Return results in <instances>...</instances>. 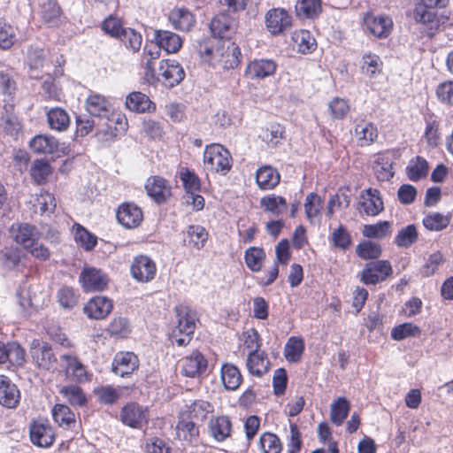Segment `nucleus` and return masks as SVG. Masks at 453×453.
I'll return each instance as SVG.
<instances>
[{
  "label": "nucleus",
  "mask_w": 453,
  "mask_h": 453,
  "mask_svg": "<svg viewBox=\"0 0 453 453\" xmlns=\"http://www.w3.org/2000/svg\"><path fill=\"white\" fill-rule=\"evenodd\" d=\"M210 29L214 36L229 41L235 33V21L227 14L219 13L211 19Z\"/></svg>",
  "instance_id": "17"
},
{
  "label": "nucleus",
  "mask_w": 453,
  "mask_h": 453,
  "mask_svg": "<svg viewBox=\"0 0 453 453\" xmlns=\"http://www.w3.org/2000/svg\"><path fill=\"white\" fill-rule=\"evenodd\" d=\"M350 204V196L347 193L331 196L326 208V215L332 218L335 211L346 209Z\"/></svg>",
  "instance_id": "62"
},
{
  "label": "nucleus",
  "mask_w": 453,
  "mask_h": 453,
  "mask_svg": "<svg viewBox=\"0 0 453 453\" xmlns=\"http://www.w3.org/2000/svg\"><path fill=\"white\" fill-rule=\"evenodd\" d=\"M451 216L444 215L439 212H432L423 219L424 226L430 231H441L450 223Z\"/></svg>",
  "instance_id": "45"
},
{
  "label": "nucleus",
  "mask_w": 453,
  "mask_h": 453,
  "mask_svg": "<svg viewBox=\"0 0 453 453\" xmlns=\"http://www.w3.org/2000/svg\"><path fill=\"white\" fill-rule=\"evenodd\" d=\"M138 366V358L133 352H119L116 354L112 362L114 373L120 377L131 374Z\"/></svg>",
  "instance_id": "20"
},
{
  "label": "nucleus",
  "mask_w": 453,
  "mask_h": 453,
  "mask_svg": "<svg viewBox=\"0 0 453 453\" xmlns=\"http://www.w3.org/2000/svg\"><path fill=\"white\" fill-rule=\"evenodd\" d=\"M280 180V173L271 165H264L257 170L256 181L257 186L263 190L274 188L279 184Z\"/></svg>",
  "instance_id": "27"
},
{
  "label": "nucleus",
  "mask_w": 453,
  "mask_h": 453,
  "mask_svg": "<svg viewBox=\"0 0 453 453\" xmlns=\"http://www.w3.org/2000/svg\"><path fill=\"white\" fill-rule=\"evenodd\" d=\"M429 165L422 157H416L409 161L406 174L411 181H418L427 175Z\"/></svg>",
  "instance_id": "38"
},
{
  "label": "nucleus",
  "mask_w": 453,
  "mask_h": 453,
  "mask_svg": "<svg viewBox=\"0 0 453 453\" xmlns=\"http://www.w3.org/2000/svg\"><path fill=\"white\" fill-rule=\"evenodd\" d=\"M414 18L417 22L426 25L429 30H434L438 27V19L434 9L417 5L414 12Z\"/></svg>",
  "instance_id": "51"
},
{
  "label": "nucleus",
  "mask_w": 453,
  "mask_h": 453,
  "mask_svg": "<svg viewBox=\"0 0 453 453\" xmlns=\"http://www.w3.org/2000/svg\"><path fill=\"white\" fill-rule=\"evenodd\" d=\"M221 380L227 390H235L240 387L242 377L235 365L225 364L221 367Z\"/></svg>",
  "instance_id": "33"
},
{
  "label": "nucleus",
  "mask_w": 453,
  "mask_h": 453,
  "mask_svg": "<svg viewBox=\"0 0 453 453\" xmlns=\"http://www.w3.org/2000/svg\"><path fill=\"white\" fill-rule=\"evenodd\" d=\"M356 252L364 260L376 259L381 254V247L372 241H363L357 245Z\"/></svg>",
  "instance_id": "55"
},
{
  "label": "nucleus",
  "mask_w": 453,
  "mask_h": 453,
  "mask_svg": "<svg viewBox=\"0 0 453 453\" xmlns=\"http://www.w3.org/2000/svg\"><path fill=\"white\" fill-rule=\"evenodd\" d=\"M208 239V232L206 229L200 225H191L188 226L184 242L188 243L189 247L196 250H201L204 247Z\"/></svg>",
  "instance_id": "30"
},
{
  "label": "nucleus",
  "mask_w": 453,
  "mask_h": 453,
  "mask_svg": "<svg viewBox=\"0 0 453 453\" xmlns=\"http://www.w3.org/2000/svg\"><path fill=\"white\" fill-rule=\"evenodd\" d=\"M118 221L126 228H134L142 221V210L134 203L121 204L116 213Z\"/></svg>",
  "instance_id": "15"
},
{
  "label": "nucleus",
  "mask_w": 453,
  "mask_h": 453,
  "mask_svg": "<svg viewBox=\"0 0 453 453\" xmlns=\"http://www.w3.org/2000/svg\"><path fill=\"white\" fill-rule=\"evenodd\" d=\"M421 333L418 326L412 323H403L395 326L391 331V337L395 341H402L407 337L418 336Z\"/></svg>",
  "instance_id": "61"
},
{
  "label": "nucleus",
  "mask_w": 453,
  "mask_h": 453,
  "mask_svg": "<svg viewBox=\"0 0 453 453\" xmlns=\"http://www.w3.org/2000/svg\"><path fill=\"white\" fill-rule=\"evenodd\" d=\"M60 394L66 398V400L74 406H81L86 403V397L78 386H66L63 387Z\"/></svg>",
  "instance_id": "63"
},
{
  "label": "nucleus",
  "mask_w": 453,
  "mask_h": 453,
  "mask_svg": "<svg viewBox=\"0 0 453 453\" xmlns=\"http://www.w3.org/2000/svg\"><path fill=\"white\" fill-rule=\"evenodd\" d=\"M392 233L391 224L388 221H380L373 225H365L362 234L367 238L383 239Z\"/></svg>",
  "instance_id": "50"
},
{
  "label": "nucleus",
  "mask_w": 453,
  "mask_h": 453,
  "mask_svg": "<svg viewBox=\"0 0 453 453\" xmlns=\"http://www.w3.org/2000/svg\"><path fill=\"white\" fill-rule=\"evenodd\" d=\"M180 365L182 375L195 378L206 372L208 362L202 353L196 350L183 357Z\"/></svg>",
  "instance_id": "13"
},
{
  "label": "nucleus",
  "mask_w": 453,
  "mask_h": 453,
  "mask_svg": "<svg viewBox=\"0 0 453 453\" xmlns=\"http://www.w3.org/2000/svg\"><path fill=\"white\" fill-rule=\"evenodd\" d=\"M292 40L297 50L303 54H308L316 49L317 43L314 37L308 30L295 31Z\"/></svg>",
  "instance_id": "37"
},
{
  "label": "nucleus",
  "mask_w": 453,
  "mask_h": 453,
  "mask_svg": "<svg viewBox=\"0 0 453 453\" xmlns=\"http://www.w3.org/2000/svg\"><path fill=\"white\" fill-rule=\"evenodd\" d=\"M418 238V233L415 225L411 224L401 228L396 234L394 242L399 248H410Z\"/></svg>",
  "instance_id": "41"
},
{
  "label": "nucleus",
  "mask_w": 453,
  "mask_h": 453,
  "mask_svg": "<svg viewBox=\"0 0 453 453\" xmlns=\"http://www.w3.org/2000/svg\"><path fill=\"white\" fill-rule=\"evenodd\" d=\"M31 150L38 154H52L57 151L58 142L56 138L39 134L30 141Z\"/></svg>",
  "instance_id": "32"
},
{
  "label": "nucleus",
  "mask_w": 453,
  "mask_h": 453,
  "mask_svg": "<svg viewBox=\"0 0 453 453\" xmlns=\"http://www.w3.org/2000/svg\"><path fill=\"white\" fill-rule=\"evenodd\" d=\"M178 324L173 328L171 335L173 343L184 347L189 343L196 329V316L188 307L180 306L176 308Z\"/></svg>",
  "instance_id": "1"
},
{
  "label": "nucleus",
  "mask_w": 453,
  "mask_h": 453,
  "mask_svg": "<svg viewBox=\"0 0 453 453\" xmlns=\"http://www.w3.org/2000/svg\"><path fill=\"white\" fill-rule=\"evenodd\" d=\"M156 43L167 53H176L182 46V39L177 34L167 30H157L154 35Z\"/></svg>",
  "instance_id": "24"
},
{
  "label": "nucleus",
  "mask_w": 453,
  "mask_h": 453,
  "mask_svg": "<svg viewBox=\"0 0 453 453\" xmlns=\"http://www.w3.org/2000/svg\"><path fill=\"white\" fill-rule=\"evenodd\" d=\"M147 194L157 203L166 201L171 196V188L165 179L159 176L150 177L145 184Z\"/></svg>",
  "instance_id": "21"
},
{
  "label": "nucleus",
  "mask_w": 453,
  "mask_h": 453,
  "mask_svg": "<svg viewBox=\"0 0 453 453\" xmlns=\"http://www.w3.org/2000/svg\"><path fill=\"white\" fill-rule=\"evenodd\" d=\"M259 448L263 453H280L282 445L277 435L265 433L259 438Z\"/></svg>",
  "instance_id": "58"
},
{
  "label": "nucleus",
  "mask_w": 453,
  "mask_h": 453,
  "mask_svg": "<svg viewBox=\"0 0 453 453\" xmlns=\"http://www.w3.org/2000/svg\"><path fill=\"white\" fill-rule=\"evenodd\" d=\"M296 12L300 18H313L320 12V0H297Z\"/></svg>",
  "instance_id": "53"
},
{
  "label": "nucleus",
  "mask_w": 453,
  "mask_h": 453,
  "mask_svg": "<svg viewBox=\"0 0 453 453\" xmlns=\"http://www.w3.org/2000/svg\"><path fill=\"white\" fill-rule=\"evenodd\" d=\"M392 273V267L387 260L368 263L362 272L361 280L365 284H376L386 280Z\"/></svg>",
  "instance_id": "9"
},
{
  "label": "nucleus",
  "mask_w": 453,
  "mask_h": 453,
  "mask_svg": "<svg viewBox=\"0 0 453 453\" xmlns=\"http://www.w3.org/2000/svg\"><path fill=\"white\" fill-rule=\"evenodd\" d=\"M31 441L41 448H48L52 445L55 433L48 420L37 419L30 425Z\"/></svg>",
  "instance_id": "8"
},
{
  "label": "nucleus",
  "mask_w": 453,
  "mask_h": 453,
  "mask_svg": "<svg viewBox=\"0 0 453 453\" xmlns=\"http://www.w3.org/2000/svg\"><path fill=\"white\" fill-rule=\"evenodd\" d=\"M9 234L12 241L24 250L31 247V244L40 240L42 235L35 226L26 222L13 223L9 229Z\"/></svg>",
  "instance_id": "4"
},
{
  "label": "nucleus",
  "mask_w": 453,
  "mask_h": 453,
  "mask_svg": "<svg viewBox=\"0 0 453 453\" xmlns=\"http://www.w3.org/2000/svg\"><path fill=\"white\" fill-rule=\"evenodd\" d=\"M131 274L134 279L140 282H148L156 275V265L147 256L136 257L131 265Z\"/></svg>",
  "instance_id": "14"
},
{
  "label": "nucleus",
  "mask_w": 453,
  "mask_h": 453,
  "mask_svg": "<svg viewBox=\"0 0 453 453\" xmlns=\"http://www.w3.org/2000/svg\"><path fill=\"white\" fill-rule=\"evenodd\" d=\"M176 435L180 441L188 443H196L199 435V430L193 421L181 419L176 426Z\"/></svg>",
  "instance_id": "40"
},
{
  "label": "nucleus",
  "mask_w": 453,
  "mask_h": 453,
  "mask_svg": "<svg viewBox=\"0 0 453 453\" xmlns=\"http://www.w3.org/2000/svg\"><path fill=\"white\" fill-rule=\"evenodd\" d=\"M221 42H215L212 40H205L199 43L198 46V53L203 61L207 62L209 65L215 66L216 60V51H218V47Z\"/></svg>",
  "instance_id": "54"
},
{
  "label": "nucleus",
  "mask_w": 453,
  "mask_h": 453,
  "mask_svg": "<svg viewBox=\"0 0 453 453\" xmlns=\"http://www.w3.org/2000/svg\"><path fill=\"white\" fill-rule=\"evenodd\" d=\"M47 119L51 129L63 132L65 131L70 124V117L65 110L56 107L47 112Z\"/></svg>",
  "instance_id": "36"
},
{
  "label": "nucleus",
  "mask_w": 453,
  "mask_h": 453,
  "mask_svg": "<svg viewBox=\"0 0 453 453\" xmlns=\"http://www.w3.org/2000/svg\"><path fill=\"white\" fill-rule=\"evenodd\" d=\"M169 19L176 29L181 31H188L196 22L194 15L184 8L173 10Z\"/></svg>",
  "instance_id": "31"
},
{
  "label": "nucleus",
  "mask_w": 453,
  "mask_h": 453,
  "mask_svg": "<svg viewBox=\"0 0 453 453\" xmlns=\"http://www.w3.org/2000/svg\"><path fill=\"white\" fill-rule=\"evenodd\" d=\"M54 421L61 427L70 428L75 423V416L71 409L64 404H56L52 409Z\"/></svg>",
  "instance_id": "43"
},
{
  "label": "nucleus",
  "mask_w": 453,
  "mask_h": 453,
  "mask_svg": "<svg viewBox=\"0 0 453 453\" xmlns=\"http://www.w3.org/2000/svg\"><path fill=\"white\" fill-rule=\"evenodd\" d=\"M261 207L273 215H280L287 211L288 203L284 197L271 194L260 200Z\"/></svg>",
  "instance_id": "39"
},
{
  "label": "nucleus",
  "mask_w": 453,
  "mask_h": 453,
  "mask_svg": "<svg viewBox=\"0 0 453 453\" xmlns=\"http://www.w3.org/2000/svg\"><path fill=\"white\" fill-rule=\"evenodd\" d=\"M179 177L182 182L183 188L188 193H196L200 190L201 181L198 175L187 167H181L179 171Z\"/></svg>",
  "instance_id": "49"
},
{
  "label": "nucleus",
  "mask_w": 453,
  "mask_h": 453,
  "mask_svg": "<svg viewBox=\"0 0 453 453\" xmlns=\"http://www.w3.org/2000/svg\"><path fill=\"white\" fill-rule=\"evenodd\" d=\"M184 78V69L177 61L166 59L160 62L157 79L165 88H173Z\"/></svg>",
  "instance_id": "5"
},
{
  "label": "nucleus",
  "mask_w": 453,
  "mask_h": 453,
  "mask_svg": "<svg viewBox=\"0 0 453 453\" xmlns=\"http://www.w3.org/2000/svg\"><path fill=\"white\" fill-rule=\"evenodd\" d=\"M265 253L263 249L257 247H250L245 251V263L252 272H259L262 268Z\"/></svg>",
  "instance_id": "52"
},
{
  "label": "nucleus",
  "mask_w": 453,
  "mask_h": 453,
  "mask_svg": "<svg viewBox=\"0 0 453 453\" xmlns=\"http://www.w3.org/2000/svg\"><path fill=\"white\" fill-rule=\"evenodd\" d=\"M127 107L135 112H150L155 110V104L148 96L141 92H132L127 96Z\"/></svg>",
  "instance_id": "28"
},
{
  "label": "nucleus",
  "mask_w": 453,
  "mask_h": 453,
  "mask_svg": "<svg viewBox=\"0 0 453 453\" xmlns=\"http://www.w3.org/2000/svg\"><path fill=\"white\" fill-rule=\"evenodd\" d=\"M98 401L104 404H114L121 396V390L111 386H102L95 389Z\"/></svg>",
  "instance_id": "56"
},
{
  "label": "nucleus",
  "mask_w": 453,
  "mask_h": 453,
  "mask_svg": "<svg viewBox=\"0 0 453 453\" xmlns=\"http://www.w3.org/2000/svg\"><path fill=\"white\" fill-rule=\"evenodd\" d=\"M332 244L338 249L347 250L352 243L351 236L348 230L340 225L337 228L334 229L330 235Z\"/></svg>",
  "instance_id": "59"
},
{
  "label": "nucleus",
  "mask_w": 453,
  "mask_h": 453,
  "mask_svg": "<svg viewBox=\"0 0 453 453\" xmlns=\"http://www.w3.org/2000/svg\"><path fill=\"white\" fill-rule=\"evenodd\" d=\"M383 202L377 189L368 188L361 194L357 210L360 214L376 216L383 211Z\"/></svg>",
  "instance_id": "12"
},
{
  "label": "nucleus",
  "mask_w": 453,
  "mask_h": 453,
  "mask_svg": "<svg viewBox=\"0 0 453 453\" xmlns=\"http://www.w3.org/2000/svg\"><path fill=\"white\" fill-rule=\"evenodd\" d=\"M203 165L208 171L226 175L232 167V157L222 145L212 143L204 149Z\"/></svg>",
  "instance_id": "2"
},
{
  "label": "nucleus",
  "mask_w": 453,
  "mask_h": 453,
  "mask_svg": "<svg viewBox=\"0 0 453 453\" xmlns=\"http://www.w3.org/2000/svg\"><path fill=\"white\" fill-rule=\"evenodd\" d=\"M80 281L86 291H103L109 283L105 273L95 267H85L80 275Z\"/></svg>",
  "instance_id": "10"
},
{
  "label": "nucleus",
  "mask_w": 453,
  "mask_h": 453,
  "mask_svg": "<svg viewBox=\"0 0 453 453\" xmlns=\"http://www.w3.org/2000/svg\"><path fill=\"white\" fill-rule=\"evenodd\" d=\"M367 30L375 37H387L393 27V21L388 16H374L367 14L364 19Z\"/></svg>",
  "instance_id": "19"
},
{
  "label": "nucleus",
  "mask_w": 453,
  "mask_h": 453,
  "mask_svg": "<svg viewBox=\"0 0 453 453\" xmlns=\"http://www.w3.org/2000/svg\"><path fill=\"white\" fill-rule=\"evenodd\" d=\"M118 39L127 50L134 53L140 50L142 42V35L130 27H125Z\"/></svg>",
  "instance_id": "46"
},
{
  "label": "nucleus",
  "mask_w": 453,
  "mask_h": 453,
  "mask_svg": "<svg viewBox=\"0 0 453 453\" xmlns=\"http://www.w3.org/2000/svg\"><path fill=\"white\" fill-rule=\"evenodd\" d=\"M20 393L17 386L6 376L0 375V404L15 408L19 403Z\"/></svg>",
  "instance_id": "22"
},
{
  "label": "nucleus",
  "mask_w": 453,
  "mask_h": 453,
  "mask_svg": "<svg viewBox=\"0 0 453 453\" xmlns=\"http://www.w3.org/2000/svg\"><path fill=\"white\" fill-rule=\"evenodd\" d=\"M323 206V200L316 193H310L307 195L304 209L305 213L310 221H313L315 218L320 213Z\"/></svg>",
  "instance_id": "60"
},
{
  "label": "nucleus",
  "mask_w": 453,
  "mask_h": 453,
  "mask_svg": "<svg viewBox=\"0 0 453 453\" xmlns=\"http://www.w3.org/2000/svg\"><path fill=\"white\" fill-rule=\"evenodd\" d=\"M212 411L211 403L204 400H195L189 405H186L183 411L188 418L196 420H203Z\"/></svg>",
  "instance_id": "42"
},
{
  "label": "nucleus",
  "mask_w": 453,
  "mask_h": 453,
  "mask_svg": "<svg viewBox=\"0 0 453 453\" xmlns=\"http://www.w3.org/2000/svg\"><path fill=\"white\" fill-rule=\"evenodd\" d=\"M268 31L273 35L284 33L292 26V18L284 9H272L265 17Z\"/></svg>",
  "instance_id": "11"
},
{
  "label": "nucleus",
  "mask_w": 453,
  "mask_h": 453,
  "mask_svg": "<svg viewBox=\"0 0 453 453\" xmlns=\"http://www.w3.org/2000/svg\"><path fill=\"white\" fill-rule=\"evenodd\" d=\"M349 403L345 397H338L331 404V421L341 426L349 411Z\"/></svg>",
  "instance_id": "47"
},
{
  "label": "nucleus",
  "mask_w": 453,
  "mask_h": 453,
  "mask_svg": "<svg viewBox=\"0 0 453 453\" xmlns=\"http://www.w3.org/2000/svg\"><path fill=\"white\" fill-rule=\"evenodd\" d=\"M373 168L377 179L380 181L389 180L394 176L393 164L387 156H380Z\"/></svg>",
  "instance_id": "57"
},
{
  "label": "nucleus",
  "mask_w": 453,
  "mask_h": 453,
  "mask_svg": "<svg viewBox=\"0 0 453 453\" xmlns=\"http://www.w3.org/2000/svg\"><path fill=\"white\" fill-rule=\"evenodd\" d=\"M75 242L86 250H92L97 243V238L81 225L75 223L73 226Z\"/></svg>",
  "instance_id": "44"
},
{
  "label": "nucleus",
  "mask_w": 453,
  "mask_h": 453,
  "mask_svg": "<svg viewBox=\"0 0 453 453\" xmlns=\"http://www.w3.org/2000/svg\"><path fill=\"white\" fill-rule=\"evenodd\" d=\"M15 41V28L5 21L0 20V49L9 50Z\"/></svg>",
  "instance_id": "64"
},
{
  "label": "nucleus",
  "mask_w": 453,
  "mask_h": 453,
  "mask_svg": "<svg viewBox=\"0 0 453 453\" xmlns=\"http://www.w3.org/2000/svg\"><path fill=\"white\" fill-rule=\"evenodd\" d=\"M62 366L65 368V373L77 382H85L88 380V374L86 367L74 356L63 355L60 357Z\"/></svg>",
  "instance_id": "23"
},
{
  "label": "nucleus",
  "mask_w": 453,
  "mask_h": 453,
  "mask_svg": "<svg viewBox=\"0 0 453 453\" xmlns=\"http://www.w3.org/2000/svg\"><path fill=\"white\" fill-rule=\"evenodd\" d=\"M304 351V342L299 336H291L284 347V357L289 363H298Z\"/></svg>",
  "instance_id": "34"
},
{
  "label": "nucleus",
  "mask_w": 453,
  "mask_h": 453,
  "mask_svg": "<svg viewBox=\"0 0 453 453\" xmlns=\"http://www.w3.org/2000/svg\"><path fill=\"white\" fill-rule=\"evenodd\" d=\"M61 9L55 0H47L41 5V15L43 21L49 26L58 23Z\"/></svg>",
  "instance_id": "48"
},
{
  "label": "nucleus",
  "mask_w": 453,
  "mask_h": 453,
  "mask_svg": "<svg viewBox=\"0 0 453 453\" xmlns=\"http://www.w3.org/2000/svg\"><path fill=\"white\" fill-rule=\"evenodd\" d=\"M30 353L33 361L40 368L50 370L57 362L51 346L46 342L34 339L30 343Z\"/></svg>",
  "instance_id": "6"
},
{
  "label": "nucleus",
  "mask_w": 453,
  "mask_h": 453,
  "mask_svg": "<svg viewBox=\"0 0 453 453\" xmlns=\"http://www.w3.org/2000/svg\"><path fill=\"white\" fill-rule=\"evenodd\" d=\"M112 310V302L105 296L91 298L84 306V313L90 319H102L106 318Z\"/></svg>",
  "instance_id": "18"
},
{
  "label": "nucleus",
  "mask_w": 453,
  "mask_h": 453,
  "mask_svg": "<svg viewBox=\"0 0 453 453\" xmlns=\"http://www.w3.org/2000/svg\"><path fill=\"white\" fill-rule=\"evenodd\" d=\"M246 365L250 373L260 377L268 372L270 362L264 351H250Z\"/></svg>",
  "instance_id": "26"
},
{
  "label": "nucleus",
  "mask_w": 453,
  "mask_h": 453,
  "mask_svg": "<svg viewBox=\"0 0 453 453\" xmlns=\"http://www.w3.org/2000/svg\"><path fill=\"white\" fill-rule=\"evenodd\" d=\"M119 418L124 425L131 428L142 429L150 419L149 409L137 403L130 402L121 408Z\"/></svg>",
  "instance_id": "3"
},
{
  "label": "nucleus",
  "mask_w": 453,
  "mask_h": 453,
  "mask_svg": "<svg viewBox=\"0 0 453 453\" xmlns=\"http://www.w3.org/2000/svg\"><path fill=\"white\" fill-rule=\"evenodd\" d=\"M276 71V64L271 59H256L246 67V73L251 79H265Z\"/></svg>",
  "instance_id": "25"
},
{
  "label": "nucleus",
  "mask_w": 453,
  "mask_h": 453,
  "mask_svg": "<svg viewBox=\"0 0 453 453\" xmlns=\"http://www.w3.org/2000/svg\"><path fill=\"white\" fill-rule=\"evenodd\" d=\"M86 109L92 116L99 118L111 119L113 109L110 100L105 96L93 93L86 100Z\"/></svg>",
  "instance_id": "16"
},
{
  "label": "nucleus",
  "mask_w": 453,
  "mask_h": 453,
  "mask_svg": "<svg viewBox=\"0 0 453 453\" xmlns=\"http://www.w3.org/2000/svg\"><path fill=\"white\" fill-rule=\"evenodd\" d=\"M216 54V65L223 69H234L240 64L241 50L238 45L233 42H221Z\"/></svg>",
  "instance_id": "7"
},
{
  "label": "nucleus",
  "mask_w": 453,
  "mask_h": 453,
  "mask_svg": "<svg viewBox=\"0 0 453 453\" xmlns=\"http://www.w3.org/2000/svg\"><path fill=\"white\" fill-rule=\"evenodd\" d=\"M355 137L360 146H368L378 137L377 127L371 122L361 121L355 127Z\"/></svg>",
  "instance_id": "29"
},
{
  "label": "nucleus",
  "mask_w": 453,
  "mask_h": 453,
  "mask_svg": "<svg viewBox=\"0 0 453 453\" xmlns=\"http://www.w3.org/2000/svg\"><path fill=\"white\" fill-rule=\"evenodd\" d=\"M231 426V421L226 416L217 417L209 424L210 433L218 441H223L230 435Z\"/></svg>",
  "instance_id": "35"
}]
</instances>
